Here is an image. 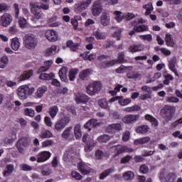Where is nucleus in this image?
<instances>
[{
  "label": "nucleus",
  "mask_w": 182,
  "mask_h": 182,
  "mask_svg": "<svg viewBox=\"0 0 182 182\" xmlns=\"http://www.w3.org/2000/svg\"><path fill=\"white\" fill-rule=\"evenodd\" d=\"M35 92V87H31L29 85H21L18 88V96L21 100H25L28 99L29 96Z\"/></svg>",
  "instance_id": "nucleus-1"
},
{
  "label": "nucleus",
  "mask_w": 182,
  "mask_h": 182,
  "mask_svg": "<svg viewBox=\"0 0 182 182\" xmlns=\"http://www.w3.org/2000/svg\"><path fill=\"white\" fill-rule=\"evenodd\" d=\"M23 45L26 49H35L38 46V38L33 34H27L23 37Z\"/></svg>",
  "instance_id": "nucleus-2"
},
{
  "label": "nucleus",
  "mask_w": 182,
  "mask_h": 182,
  "mask_svg": "<svg viewBox=\"0 0 182 182\" xmlns=\"http://www.w3.org/2000/svg\"><path fill=\"white\" fill-rule=\"evenodd\" d=\"M176 112V107L171 105H165L161 109V114L166 122H170L173 119V116Z\"/></svg>",
  "instance_id": "nucleus-3"
},
{
  "label": "nucleus",
  "mask_w": 182,
  "mask_h": 182,
  "mask_svg": "<svg viewBox=\"0 0 182 182\" xmlns=\"http://www.w3.org/2000/svg\"><path fill=\"white\" fill-rule=\"evenodd\" d=\"M100 90H102V84L99 82L90 83L86 87V92L87 95H90V96L96 95V93H97V92H100Z\"/></svg>",
  "instance_id": "nucleus-4"
},
{
  "label": "nucleus",
  "mask_w": 182,
  "mask_h": 182,
  "mask_svg": "<svg viewBox=\"0 0 182 182\" xmlns=\"http://www.w3.org/2000/svg\"><path fill=\"white\" fill-rule=\"evenodd\" d=\"M29 144H31V138H29V136H22L16 142V147L18 149V151L23 153V147H28Z\"/></svg>",
  "instance_id": "nucleus-5"
},
{
  "label": "nucleus",
  "mask_w": 182,
  "mask_h": 182,
  "mask_svg": "<svg viewBox=\"0 0 182 182\" xmlns=\"http://www.w3.org/2000/svg\"><path fill=\"white\" fill-rule=\"evenodd\" d=\"M69 122H70V118H69V117L61 118L55 122L54 130L55 132H62V130L68 126Z\"/></svg>",
  "instance_id": "nucleus-6"
},
{
  "label": "nucleus",
  "mask_w": 182,
  "mask_h": 182,
  "mask_svg": "<svg viewBox=\"0 0 182 182\" xmlns=\"http://www.w3.org/2000/svg\"><path fill=\"white\" fill-rule=\"evenodd\" d=\"M114 147L115 157L120 156V154H123V153H133V151H134V149L132 148H129L127 146L124 145H117Z\"/></svg>",
  "instance_id": "nucleus-7"
},
{
  "label": "nucleus",
  "mask_w": 182,
  "mask_h": 182,
  "mask_svg": "<svg viewBox=\"0 0 182 182\" xmlns=\"http://www.w3.org/2000/svg\"><path fill=\"white\" fill-rule=\"evenodd\" d=\"M92 4V0H86L80 1L77 5L74 7V11L76 14H82L83 11H86L87 8H89V5Z\"/></svg>",
  "instance_id": "nucleus-8"
},
{
  "label": "nucleus",
  "mask_w": 182,
  "mask_h": 182,
  "mask_svg": "<svg viewBox=\"0 0 182 182\" xmlns=\"http://www.w3.org/2000/svg\"><path fill=\"white\" fill-rule=\"evenodd\" d=\"M102 0H96L92 6V14L93 16H99L102 14Z\"/></svg>",
  "instance_id": "nucleus-9"
},
{
  "label": "nucleus",
  "mask_w": 182,
  "mask_h": 182,
  "mask_svg": "<svg viewBox=\"0 0 182 182\" xmlns=\"http://www.w3.org/2000/svg\"><path fill=\"white\" fill-rule=\"evenodd\" d=\"M77 167L78 168V171H80L82 176H87V174H90V166H89L86 163L80 161L77 164Z\"/></svg>",
  "instance_id": "nucleus-10"
},
{
  "label": "nucleus",
  "mask_w": 182,
  "mask_h": 182,
  "mask_svg": "<svg viewBox=\"0 0 182 182\" xmlns=\"http://www.w3.org/2000/svg\"><path fill=\"white\" fill-rule=\"evenodd\" d=\"M12 21H13L12 16L8 13H5L0 18V23L1 26H4V28H6L7 26H9V25L12 23Z\"/></svg>",
  "instance_id": "nucleus-11"
},
{
  "label": "nucleus",
  "mask_w": 182,
  "mask_h": 182,
  "mask_svg": "<svg viewBox=\"0 0 182 182\" xmlns=\"http://www.w3.org/2000/svg\"><path fill=\"white\" fill-rule=\"evenodd\" d=\"M140 119V115L139 114H127L122 118L123 123L126 124H133V123H136V121Z\"/></svg>",
  "instance_id": "nucleus-12"
},
{
  "label": "nucleus",
  "mask_w": 182,
  "mask_h": 182,
  "mask_svg": "<svg viewBox=\"0 0 182 182\" xmlns=\"http://www.w3.org/2000/svg\"><path fill=\"white\" fill-rule=\"evenodd\" d=\"M52 154L49 151H44L37 154V163H45L48 161V159H50Z\"/></svg>",
  "instance_id": "nucleus-13"
},
{
  "label": "nucleus",
  "mask_w": 182,
  "mask_h": 182,
  "mask_svg": "<svg viewBox=\"0 0 182 182\" xmlns=\"http://www.w3.org/2000/svg\"><path fill=\"white\" fill-rule=\"evenodd\" d=\"M45 36L50 42H56L58 41V32L55 30H48Z\"/></svg>",
  "instance_id": "nucleus-14"
},
{
  "label": "nucleus",
  "mask_w": 182,
  "mask_h": 182,
  "mask_svg": "<svg viewBox=\"0 0 182 182\" xmlns=\"http://www.w3.org/2000/svg\"><path fill=\"white\" fill-rule=\"evenodd\" d=\"M31 12L34 15V19H42L45 14L38 8L36 7V4H32L31 6Z\"/></svg>",
  "instance_id": "nucleus-15"
},
{
  "label": "nucleus",
  "mask_w": 182,
  "mask_h": 182,
  "mask_svg": "<svg viewBox=\"0 0 182 182\" xmlns=\"http://www.w3.org/2000/svg\"><path fill=\"white\" fill-rule=\"evenodd\" d=\"M68 67H62L59 72L58 75L60 78L61 82H65V83H68L69 82V79H68Z\"/></svg>",
  "instance_id": "nucleus-16"
},
{
  "label": "nucleus",
  "mask_w": 182,
  "mask_h": 182,
  "mask_svg": "<svg viewBox=\"0 0 182 182\" xmlns=\"http://www.w3.org/2000/svg\"><path fill=\"white\" fill-rule=\"evenodd\" d=\"M129 52L131 53H136V52H141L144 50V45L143 44H134L128 48Z\"/></svg>",
  "instance_id": "nucleus-17"
},
{
  "label": "nucleus",
  "mask_w": 182,
  "mask_h": 182,
  "mask_svg": "<svg viewBox=\"0 0 182 182\" xmlns=\"http://www.w3.org/2000/svg\"><path fill=\"white\" fill-rule=\"evenodd\" d=\"M75 102L77 104L82 103L84 105H86V103H87V102H89V97L87 95H86L85 94L78 93L75 96Z\"/></svg>",
  "instance_id": "nucleus-18"
},
{
  "label": "nucleus",
  "mask_w": 182,
  "mask_h": 182,
  "mask_svg": "<svg viewBox=\"0 0 182 182\" xmlns=\"http://www.w3.org/2000/svg\"><path fill=\"white\" fill-rule=\"evenodd\" d=\"M100 23L102 26L110 25V15L106 12L102 13L100 17Z\"/></svg>",
  "instance_id": "nucleus-19"
},
{
  "label": "nucleus",
  "mask_w": 182,
  "mask_h": 182,
  "mask_svg": "<svg viewBox=\"0 0 182 182\" xmlns=\"http://www.w3.org/2000/svg\"><path fill=\"white\" fill-rule=\"evenodd\" d=\"M67 48H69L71 52H77L79 50V46H80V43H73V41L68 40L66 42Z\"/></svg>",
  "instance_id": "nucleus-20"
},
{
  "label": "nucleus",
  "mask_w": 182,
  "mask_h": 182,
  "mask_svg": "<svg viewBox=\"0 0 182 182\" xmlns=\"http://www.w3.org/2000/svg\"><path fill=\"white\" fill-rule=\"evenodd\" d=\"M177 63V58L176 57H173L169 61H168V68L171 72H173L176 76H178V73L177 72V70L176 69V64Z\"/></svg>",
  "instance_id": "nucleus-21"
},
{
  "label": "nucleus",
  "mask_w": 182,
  "mask_h": 182,
  "mask_svg": "<svg viewBox=\"0 0 182 182\" xmlns=\"http://www.w3.org/2000/svg\"><path fill=\"white\" fill-rule=\"evenodd\" d=\"M165 41L166 43V46H169L170 48H174V46H176V43L174 42V38H173V35L170 33L166 34Z\"/></svg>",
  "instance_id": "nucleus-22"
},
{
  "label": "nucleus",
  "mask_w": 182,
  "mask_h": 182,
  "mask_svg": "<svg viewBox=\"0 0 182 182\" xmlns=\"http://www.w3.org/2000/svg\"><path fill=\"white\" fill-rule=\"evenodd\" d=\"M58 21V16H54L48 19V23H50L48 26L50 28H58L60 23L59 22H56Z\"/></svg>",
  "instance_id": "nucleus-23"
},
{
  "label": "nucleus",
  "mask_w": 182,
  "mask_h": 182,
  "mask_svg": "<svg viewBox=\"0 0 182 182\" xmlns=\"http://www.w3.org/2000/svg\"><path fill=\"white\" fill-rule=\"evenodd\" d=\"M48 90V87L46 85H43L41 87H39L37 89V91L36 92V97H38V99H41L46 93V91Z\"/></svg>",
  "instance_id": "nucleus-24"
},
{
  "label": "nucleus",
  "mask_w": 182,
  "mask_h": 182,
  "mask_svg": "<svg viewBox=\"0 0 182 182\" xmlns=\"http://www.w3.org/2000/svg\"><path fill=\"white\" fill-rule=\"evenodd\" d=\"M96 141L93 139H89L88 141H87L86 146H85V151H92L93 148L96 146Z\"/></svg>",
  "instance_id": "nucleus-25"
},
{
  "label": "nucleus",
  "mask_w": 182,
  "mask_h": 182,
  "mask_svg": "<svg viewBox=\"0 0 182 182\" xmlns=\"http://www.w3.org/2000/svg\"><path fill=\"white\" fill-rule=\"evenodd\" d=\"M151 139L149 136H145L143 138H139L138 139H135L134 141V144L135 146H139V144H146L150 141Z\"/></svg>",
  "instance_id": "nucleus-26"
},
{
  "label": "nucleus",
  "mask_w": 182,
  "mask_h": 182,
  "mask_svg": "<svg viewBox=\"0 0 182 182\" xmlns=\"http://www.w3.org/2000/svg\"><path fill=\"white\" fill-rule=\"evenodd\" d=\"M145 119L148 122H150V123H151V126L153 127H157V126H159V121H157V119L156 118H154V117H153L152 115L146 114Z\"/></svg>",
  "instance_id": "nucleus-27"
},
{
  "label": "nucleus",
  "mask_w": 182,
  "mask_h": 182,
  "mask_svg": "<svg viewBox=\"0 0 182 182\" xmlns=\"http://www.w3.org/2000/svg\"><path fill=\"white\" fill-rule=\"evenodd\" d=\"M21 48V43L19 42V38L15 37L11 39V48L13 50H18Z\"/></svg>",
  "instance_id": "nucleus-28"
},
{
  "label": "nucleus",
  "mask_w": 182,
  "mask_h": 182,
  "mask_svg": "<svg viewBox=\"0 0 182 182\" xmlns=\"http://www.w3.org/2000/svg\"><path fill=\"white\" fill-rule=\"evenodd\" d=\"M90 68H87L81 71L79 74L80 79H81V80H86V79H87V77H89L90 75Z\"/></svg>",
  "instance_id": "nucleus-29"
},
{
  "label": "nucleus",
  "mask_w": 182,
  "mask_h": 182,
  "mask_svg": "<svg viewBox=\"0 0 182 182\" xmlns=\"http://www.w3.org/2000/svg\"><path fill=\"white\" fill-rule=\"evenodd\" d=\"M149 130H150V128L147 125L139 126L136 129V133L139 134H146Z\"/></svg>",
  "instance_id": "nucleus-30"
},
{
  "label": "nucleus",
  "mask_w": 182,
  "mask_h": 182,
  "mask_svg": "<svg viewBox=\"0 0 182 182\" xmlns=\"http://www.w3.org/2000/svg\"><path fill=\"white\" fill-rule=\"evenodd\" d=\"M58 112H59V108L56 105L50 107L48 109V113H49L51 119H55V117H56V114H58Z\"/></svg>",
  "instance_id": "nucleus-31"
},
{
  "label": "nucleus",
  "mask_w": 182,
  "mask_h": 182,
  "mask_svg": "<svg viewBox=\"0 0 182 182\" xmlns=\"http://www.w3.org/2000/svg\"><path fill=\"white\" fill-rule=\"evenodd\" d=\"M6 168V170L4 171L3 172V175L4 177H9V176H11V174L14 173V170L15 169L14 165L12 164H7Z\"/></svg>",
  "instance_id": "nucleus-32"
},
{
  "label": "nucleus",
  "mask_w": 182,
  "mask_h": 182,
  "mask_svg": "<svg viewBox=\"0 0 182 182\" xmlns=\"http://www.w3.org/2000/svg\"><path fill=\"white\" fill-rule=\"evenodd\" d=\"M33 75V70H28L24 71L23 73L20 76V80H28Z\"/></svg>",
  "instance_id": "nucleus-33"
},
{
  "label": "nucleus",
  "mask_w": 182,
  "mask_h": 182,
  "mask_svg": "<svg viewBox=\"0 0 182 182\" xmlns=\"http://www.w3.org/2000/svg\"><path fill=\"white\" fill-rule=\"evenodd\" d=\"M93 36L95 37L97 41H105L107 36L105 33L100 32V31H95L93 32Z\"/></svg>",
  "instance_id": "nucleus-34"
},
{
  "label": "nucleus",
  "mask_w": 182,
  "mask_h": 182,
  "mask_svg": "<svg viewBox=\"0 0 182 182\" xmlns=\"http://www.w3.org/2000/svg\"><path fill=\"white\" fill-rule=\"evenodd\" d=\"M90 51H86L85 53L81 54V56H83L84 59L92 62V60H95V59H96V53H92V54H90Z\"/></svg>",
  "instance_id": "nucleus-35"
},
{
  "label": "nucleus",
  "mask_w": 182,
  "mask_h": 182,
  "mask_svg": "<svg viewBox=\"0 0 182 182\" xmlns=\"http://www.w3.org/2000/svg\"><path fill=\"white\" fill-rule=\"evenodd\" d=\"M114 65L116 63H124L126 60H124V52H120L118 53V58L112 60Z\"/></svg>",
  "instance_id": "nucleus-36"
},
{
  "label": "nucleus",
  "mask_w": 182,
  "mask_h": 182,
  "mask_svg": "<svg viewBox=\"0 0 182 182\" xmlns=\"http://www.w3.org/2000/svg\"><path fill=\"white\" fill-rule=\"evenodd\" d=\"M114 63H113V60L110 61H103L99 64L100 69H107V68H110L113 66Z\"/></svg>",
  "instance_id": "nucleus-37"
},
{
  "label": "nucleus",
  "mask_w": 182,
  "mask_h": 182,
  "mask_svg": "<svg viewBox=\"0 0 182 182\" xmlns=\"http://www.w3.org/2000/svg\"><path fill=\"white\" fill-rule=\"evenodd\" d=\"M78 69L71 68L69 71L68 77L71 82H73L76 79V75H77Z\"/></svg>",
  "instance_id": "nucleus-38"
},
{
  "label": "nucleus",
  "mask_w": 182,
  "mask_h": 182,
  "mask_svg": "<svg viewBox=\"0 0 182 182\" xmlns=\"http://www.w3.org/2000/svg\"><path fill=\"white\" fill-rule=\"evenodd\" d=\"M74 134L75 136V139H80L82 137V129H80V124H75L74 127Z\"/></svg>",
  "instance_id": "nucleus-39"
},
{
  "label": "nucleus",
  "mask_w": 182,
  "mask_h": 182,
  "mask_svg": "<svg viewBox=\"0 0 182 182\" xmlns=\"http://www.w3.org/2000/svg\"><path fill=\"white\" fill-rule=\"evenodd\" d=\"M119 105L120 106H127V105H130L132 103V99L130 98H126L124 99L123 97L119 96V100H118Z\"/></svg>",
  "instance_id": "nucleus-40"
},
{
  "label": "nucleus",
  "mask_w": 182,
  "mask_h": 182,
  "mask_svg": "<svg viewBox=\"0 0 182 182\" xmlns=\"http://www.w3.org/2000/svg\"><path fill=\"white\" fill-rule=\"evenodd\" d=\"M9 62V59L6 55H4L0 58V68L4 69L8 66V63Z\"/></svg>",
  "instance_id": "nucleus-41"
},
{
  "label": "nucleus",
  "mask_w": 182,
  "mask_h": 182,
  "mask_svg": "<svg viewBox=\"0 0 182 182\" xmlns=\"http://www.w3.org/2000/svg\"><path fill=\"white\" fill-rule=\"evenodd\" d=\"M114 171V168H108V169L105 170L104 172H102L100 175V180H105V178H106V177H107V176H109V174H112V173H113Z\"/></svg>",
  "instance_id": "nucleus-42"
},
{
  "label": "nucleus",
  "mask_w": 182,
  "mask_h": 182,
  "mask_svg": "<svg viewBox=\"0 0 182 182\" xmlns=\"http://www.w3.org/2000/svg\"><path fill=\"white\" fill-rule=\"evenodd\" d=\"M53 134L49 130L42 131L40 134L41 139H50V137H53Z\"/></svg>",
  "instance_id": "nucleus-43"
},
{
  "label": "nucleus",
  "mask_w": 182,
  "mask_h": 182,
  "mask_svg": "<svg viewBox=\"0 0 182 182\" xmlns=\"http://www.w3.org/2000/svg\"><path fill=\"white\" fill-rule=\"evenodd\" d=\"M123 178L127 181L133 180V178H134V173L130 171H126L123 174Z\"/></svg>",
  "instance_id": "nucleus-44"
},
{
  "label": "nucleus",
  "mask_w": 182,
  "mask_h": 182,
  "mask_svg": "<svg viewBox=\"0 0 182 182\" xmlns=\"http://www.w3.org/2000/svg\"><path fill=\"white\" fill-rule=\"evenodd\" d=\"M135 31L138 33L141 32H147L149 31V26L146 25H139V26H134Z\"/></svg>",
  "instance_id": "nucleus-45"
},
{
  "label": "nucleus",
  "mask_w": 182,
  "mask_h": 182,
  "mask_svg": "<svg viewBox=\"0 0 182 182\" xmlns=\"http://www.w3.org/2000/svg\"><path fill=\"white\" fill-rule=\"evenodd\" d=\"M98 105L102 109H107L109 107V104L106 98L100 99L98 100Z\"/></svg>",
  "instance_id": "nucleus-46"
},
{
  "label": "nucleus",
  "mask_w": 182,
  "mask_h": 182,
  "mask_svg": "<svg viewBox=\"0 0 182 182\" xmlns=\"http://www.w3.org/2000/svg\"><path fill=\"white\" fill-rule=\"evenodd\" d=\"M55 75L53 73H41L40 75V79L42 80H51L52 77H54Z\"/></svg>",
  "instance_id": "nucleus-47"
},
{
  "label": "nucleus",
  "mask_w": 182,
  "mask_h": 182,
  "mask_svg": "<svg viewBox=\"0 0 182 182\" xmlns=\"http://www.w3.org/2000/svg\"><path fill=\"white\" fill-rule=\"evenodd\" d=\"M72 129L73 127H67L62 133L61 136L63 139H68V137L70 136V132H72Z\"/></svg>",
  "instance_id": "nucleus-48"
},
{
  "label": "nucleus",
  "mask_w": 182,
  "mask_h": 182,
  "mask_svg": "<svg viewBox=\"0 0 182 182\" xmlns=\"http://www.w3.org/2000/svg\"><path fill=\"white\" fill-rule=\"evenodd\" d=\"M100 143H107L110 140V136L107 134L101 135L97 138Z\"/></svg>",
  "instance_id": "nucleus-49"
},
{
  "label": "nucleus",
  "mask_w": 182,
  "mask_h": 182,
  "mask_svg": "<svg viewBox=\"0 0 182 182\" xmlns=\"http://www.w3.org/2000/svg\"><path fill=\"white\" fill-rule=\"evenodd\" d=\"M14 103L15 101L14 100V99L9 98L6 101V107H7V109H9V110H12V109H14V106H15Z\"/></svg>",
  "instance_id": "nucleus-50"
},
{
  "label": "nucleus",
  "mask_w": 182,
  "mask_h": 182,
  "mask_svg": "<svg viewBox=\"0 0 182 182\" xmlns=\"http://www.w3.org/2000/svg\"><path fill=\"white\" fill-rule=\"evenodd\" d=\"M144 9H146L145 15H150L153 9V4L151 3L143 6Z\"/></svg>",
  "instance_id": "nucleus-51"
},
{
  "label": "nucleus",
  "mask_w": 182,
  "mask_h": 182,
  "mask_svg": "<svg viewBox=\"0 0 182 182\" xmlns=\"http://www.w3.org/2000/svg\"><path fill=\"white\" fill-rule=\"evenodd\" d=\"M141 41H147V42H151L153 41V36L151 34L139 35Z\"/></svg>",
  "instance_id": "nucleus-52"
},
{
  "label": "nucleus",
  "mask_w": 182,
  "mask_h": 182,
  "mask_svg": "<svg viewBox=\"0 0 182 182\" xmlns=\"http://www.w3.org/2000/svg\"><path fill=\"white\" fill-rule=\"evenodd\" d=\"M24 114L28 116L29 117H35V110L29 108H26L24 109Z\"/></svg>",
  "instance_id": "nucleus-53"
},
{
  "label": "nucleus",
  "mask_w": 182,
  "mask_h": 182,
  "mask_svg": "<svg viewBox=\"0 0 182 182\" xmlns=\"http://www.w3.org/2000/svg\"><path fill=\"white\" fill-rule=\"evenodd\" d=\"M56 49H58V47L56 46H52L50 48H48L46 50V53L49 56H52V55H54V53H56Z\"/></svg>",
  "instance_id": "nucleus-54"
},
{
  "label": "nucleus",
  "mask_w": 182,
  "mask_h": 182,
  "mask_svg": "<svg viewBox=\"0 0 182 182\" xmlns=\"http://www.w3.org/2000/svg\"><path fill=\"white\" fill-rule=\"evenodd\" d=\"M71 176L73 178H75V180H82V178H83V176L76 171H73L71 172Z\"/></svg>",
  "instance_id": "nucleus-55"
},
{
  "label": "nucleus",
  "mask_w": 182,
  "mask_h": 182,
  "mask_svg": "<svg viewBox=\"0 0 182 182\" xmlns=\"http://www.w3.org/2000/svg\"><path fill=\"white\" fill-rule=\"evenodd\" d=\"M166 102L168 103H178L180 100L177 97L171 96L166 97Z\"/></svg>",
  "instance_id": "nucleus-56"
},
{
  "label": "nucleus",
  "mask_w": 182,
  "mask_h": 182,
  "mask_svg": "<svg viewBox=\"0 0 182 182\" xmlns=\"http://www.w3.org/2000/svg\"><path fill=\"white\" fill-rule=\"evenodd\" d=\"M36 7H37L40 11L41 9H43V11H48V9H49V4L48 3L36 4Z\"/></svg>",
  "instance_id": "nucleus-57"
},
{
  "label": "nucleus",
  "mask_w": 182,
  "mask_h": 182,
  "mask_svg": "<svg viewBox=\"0 0 182 182\" xmlns=\"http://www.w3.org/2000/svg\"><path fill=\"white\" fill-rule=\"evenodd\" d=\"M177 178V176H176V173H168L166 176V182H174V180Z\"/></svg>",
  "instance_id": "nucleus-58"
},
{
  "label": "nucleus",
  "mask_w": 182,
  "mask_h": 182,
  "mask_svg": "<svg viewBox=\"0 0 182 182\" xmlns=\"http://www.w3.org/2000/svg\"><path fill=\"white\" fill-rule=\"evenodd\" d=\"M114 14L115 15V19L117 22H122V21H123V17L121 16L122 11H115Z\"/></svg>",
  "instance_id": "nucleus-59"
},
{
  "label": "nucleus",
  "mask_w": 182,
  "mask_h": 182,
  "mask_svg": "<svg viewBox=\"0 0 182 182\" xmlns=\"http://www.w3.org/2000/svg\"><path fill=\"white\" fill-rule=\"evenodd\" d=\"M139 171L142 174H146V173H149V166L146 164H142L140 166Z\"/></svg>",
  "instance_id": "nucleus-60"
},
{
  "label": "nucleus",
  "mask_w": 182,
  "mask_h": 182,
  "mask_svg": "<svg viewBox=\"0 0 182 182\" xmlns=\"http://www.w3.org/2000/svg\"><path fill=\"white\" fill-rule=\"evenodd\" d=\"M113 46H114V41L111 40H107L104 45V48H105V49H108V48H113Z\"/></svg>",
  "instance_id": "nucleus-61"
},
{
  "label": "nucleus",
  "mask_w": 182,
  "mask_h": 182,
  "mask_svg": "<svg viewBox=\"0 0 182 182\" xmlns=\"http://www.w3.org/2000/svg\"><path fill=\"white\" fill-rule=\"evenodd\" d=\"M131 159H132V156L127 155L121 159L120 163L121 164H126V163H129Z\"/></svg>",
  "instance_id": "nucleus-62"
},
{
  "label": "nucleus",
  "mask_w": 182,
  "mask_h": 182,
  "mask_svg": "<svg viewBox=\"0 0 182 182\" xmlns=\"http://www.w3.org/2000/svg\"><path fill=\"white\" fill-rule=\"evenodd\" d=\"M21 168L22 171H32V166L26 164L21 165Z\"/></svg>",
  "instance_id": "nucleus-63"
},
{
  "label": "nucleus",
  "mask_w": 182,
  "mask_h": 182,
  "mask_svg": "<svg viewBox=\"0 0 182 182\" xmlns=\"http://www.w3.org/2000/svg\"><path fill=\"white\" fill-rule=\"evenodd\" d=\"M18 24L20 28H25L26 26V19L23 17H20Z\"/></svg>",
  "instance_id": "nucleus-64"
}]
</instances>
